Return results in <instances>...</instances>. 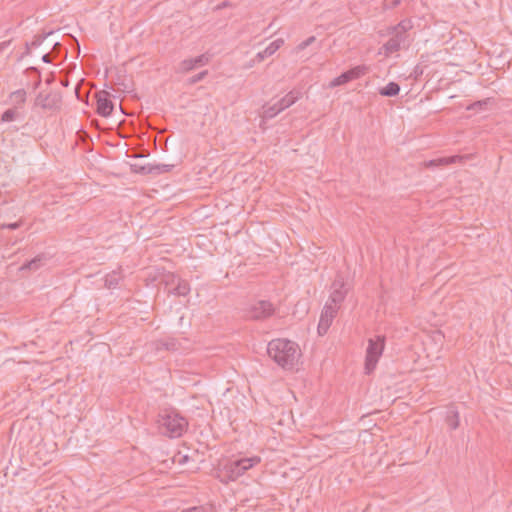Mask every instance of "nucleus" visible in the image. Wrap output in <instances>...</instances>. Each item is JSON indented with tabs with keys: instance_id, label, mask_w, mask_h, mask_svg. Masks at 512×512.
I'll use <instances>...</instances> for the list:
<instances>
[{
	"instance_id": "obj_32",
	"label": "nucleus",
	"mask_w": 512,
	"mask_h": 512,
	"mask_svg": "<svg viewBox=\"0 0 512 512\" xmlns=\"http://www.w3.org/2000/svg\"><path fill=\"white\" fill-rule=\"evenodd\" d=\"M182 512H205L204 508L201 506H195L188 510H183Z\"/></svg>"
},
{
	"instance_id": "obj_3",
	"label": "nucleus",
	"mask_w": 512,
	"mask_h": 512,
	"mask_svg": "<svg viewBox=\"0 0 512 512\" xmlns=\"http://www.w3.org/2000/svg\"><path fill=\"white\" fill-rule=\"evenodd\" d=\"M259 462V457L242 458L239 460L230 461L224 466L221 475V481H235L238 477L243 475L247 470Z\"/></svg>"
},
{
	"instance_id": "obj_25",
	"label": "nucleus",
	"mask_w": 512,
	"mask_h": 512,
	"mask_svg": "<svg viewBox=\"0 0 512 512\" xmlns=\"http://www.w3.org/2000/svg\"><path fill=\"white\" fill-rule=\"evenodd\" d=\"M53 32H48V33H45V34H42V35H36L34 36V39L32 40V42L29 43V45L31 46V48H36L38 46H40L43 41L49 36L51 35Z\"/></svg>"
},
{
	"instance_id": "obj_39",
	"label": "nucleus",
	"mask_w": 512,
	"mask_h": 512,
	"mask_svg": "<svg viewBox=\"0 0 512 512\" xmlns=\"http://www.w3.org/2000/svg\"><path fill=\"white\" fill-rule=\"evenodd\" d=\"M30 70L35 71V72H38V73H39L38 69H37V68H35V67H31V68H30Z\"/></svg>"
},
{
	"instance_id": "obj_33",
	"label": "nucleus",
	"mask_w": 512,
	"mask_h": 512,
	"mask_svg": "<svg viewBox=\"0 0 512 512\" xmlns=\"http://www.w3.org/2000/svg\"><path fill=\"white\" fill-rule=\"evenodd\" d=\"M4 227L10 229V230H16L20 227V224L18 222H15V223H10V224H7L5 225Z\"/></svg>"
},
{
	"instance_id": "obj_30",
	"label": "nucleus",
	"mask_w": 512,
	"mask_h": 512,
	"mask_svg": "<svg viewBox=\"0 0 512 512\" xmlns=\"http://www.w3.org/2000/svg\"><path fill=\"white\" fill-rule=\"evenodd\" d=\"M62 48L61 44L59 42H55L52 47V55L56 57V55L59 53L60 49Z\"/></svg>"
},
{
	"instance_id": "obj_14",
	"label": "nucleus",
	"mask_w": 512,
	"mask_h": 512,
	"mask_svg": "<svg viewBox=\"0 0 512 512\" xmlns=\"http://www.w3.org/2000/svg\"><path fill=\"white\" fill-rule=\"evenodd\" d=\"M174 165L170 164H157V165H147V166H141L139 167L137 172L143 173V174H161L170 172Z\"/></svg>"
},
{
	"instance_id": "obj_24",
	"label": "nucleus",
	"mask_w": 512,
	"mask_h": 512,
	"mask_svg": "<svg viewBox=\"0 0 512 512\" xmlns=\"http://www.w3.org/2000/svg\"><path fill=\"white\" fill-rule=\"evenodd\" d=\"M120 278V274L116 271L107 274L105 277V286L109 289L115 288L118 285Z\"/></svg>"
},
{
	"instance_id": "obj_7",
	"label": "nucleus",
	"mask_w": 512,
	"mask_h": 512,
	"mask_svg": "<svg viewBox=\"0 0 512 512\" xmlns=\"http://www.w3.org/2000/svg\"><path fill=\"white\" fill-rule=\"evenodd\" d=\"M273 313V304L266 300H260L250 306L247 316L253 320H264L272 316Z\"/></svg>"
},
{
	"instance_id": "obj_1",
	"label": "nucleus",
	"mask_w": 512,
	"mask_h": 512,
	"mask_svg": "<svg viewBox=\"0 0 512 512\" xmlns=\"http://www.w3.org/2000/svg\"><path fill=\"white\" fill-rule=\"evenodd\" d=\"M267 353L283 369H293L301 355L297 343L281 338L268 343Z\"/></svg>"
},
{
	"instance_id": "obj_21",
	"label": "nucleus",
	"mask_w": 512,
	"mask_h": 512,
	"mask_svg": "<svg viewBox=\"0 0 512 512\" xmlns=\"http://www.w3.org/2000/svg\"><path fill=\"white\" fill-rule=\"evenodd\" d=\"M412 28L411 20L404 19L400 21L397 25L391 26L388 29H390L392 32H398L402 35H407V31Z\"/></svg>"
},
{
	"instance_id": "obj_18",
	"label": "nucleus",
	"mask_w": 512,
	"mask_h": 512,
	"mask_svg": "<svg viewBox=\"0 0 512 512\" xmlns=\"http://www.w3.org/2000/svg\"><path fill=\"white\" fill-rule=\"evenodd\" d=\"M26 91L24 89H19L16 91H13L10 94V99L14 102V106H18V109L22 108L24 103L26 102Z\"/></svg>"
},
{
	"instance_id": "obj_5",
	"label": "nucleus",
	"mask_w": 512,
	"mask_h": 512,
	"mask_svg": "<svg viewBox=\"0 0 512 512\" xmlns=\"http://www.w3.org/2000/svg\"><path fill=\"white\" fill-rule=\"evenodd\" d=\"M385 337L377 336L375 339H369L366 350L365 372L370 374L376 367V364L383 353Z\"/></svg>"
},
{
	"instance_id": "obj_29",
	"label": "nucleus",
	"mask_w": 512,
	"mask_h": 512,
	"mask_svg": "<svg viewBox=\"0 0 512 512\" xmlns=\"http://www.w3.org/2000/svg\"><path fill=\"white\" fill-rule=\"evenodd\" d=\"M486 105V101H476L467 107V110L483 109Z\"/></svg>"
},
{
	"instance_id": "obj_31",
	"label": "nucleus",
	"mask_w": 512,
	"mask_h": 512,
	"mask_svg": "<svg viewBox=\"0 0 512 512\" xmlns=\"http://www.w3.org/2000/svg\"><path fill=\"white\" fill-rule=\"evenodd\" d=\"M54 56L52 53H46L42 56V61L45 63H52Z\"/></svg>"
},
{
	"instance_id": "obj_2",
	"label": "nucleus",
	"mask_w": 512,
	"mask_h": 512,
	"mask_svg": "<svg viewBox=\"0 0 512 512\" xmlns=\"http://www.w3.org/2000/svg\"><path fill=\"white\" fill-rule=\"evenodd\" d=\"M158 423L163 433L171 438L182 436L188 424L186 419L175 411H165L160 414Z\"/></svg>"
},
{
	"instance_id": "obj_12",
	"label": "nucleus",
	"mask_w": 512,
	"mask_h": 512,
	"mask_svg": "<svg viewBox=\"0 0 512 512\" xmlns=\"http://www.w3.org/2000/svg\"><path fill=\"white\" fill-rule=\"evenodd\" d=\"M387 33L392 37L382 46L386 56H389L395 52H398L402 46H405L407 41V35L399 34L398 32H392L387 29Z\"/></svg>"
},
{
	"instance_id": "obj_10",
	"label": "nucleus",
	"mask_w": 512,
	"mask_h": 512,
	"mask_svg": "<svg viewBox=\"0 0 512 512\" xmlns=\"http://www.w3.org/2000/svg\"><path fill=\"white\" fill-rule=\"evenodd\" d=\"M368 72V67L365 66V65H359V66H356L344 73H342L341 75H339L338 77L334 78L331 82H330V87L333 88V87H336V86H340V85H343V84H346L352 80H355V79H358L360 78L361 76L365 75L366 73Z\"/></svg>"
},
{
	"instance_id": "obj_38",
	"label": "nucleus",
	"mask_w": 512,
	"mask_h": 512,
	"mask_svg": "<svg viewBox=\"0 0 512 512\" xmlns=\"http://www.w3.org/2000/svg\"><path fill=\"white\" fill-rule=\"evenodd\" d=\"M61 84L64 85V86H67L68 85V80H66V79L62 80Z\"/></svg>"
},
{
	"instance_id": "obj_16",
	"label": "nucleus",
	"mask_w": 512,
	"mask_h": 512,
	"mask_svg": "<svg viewBox=\"0 0 512 512\" xmlns=\"http://www.w3.org/2000/svg\"><path fill=\"white\" fill-rule=\"evenodd\" d=\"M465 158H466V156H459V155L450 156V157H442L439 159L430 160L429 162H427L426 165H427V167L445 166V165H449V164H454L456 162H461Z\"/></svg>"
},
{
	"instance_id": "obj_22",
	"label": "nucleus",
	"mask_w": 512,
	"mask_h": 512,
	"mask_svg": "<svg viewBox=\"0 0 512 512\" xmlns=\"http://www.w3.org/2000/svg\"><path fill=\"white\" fill-rule=\"evenodd\" d=\"M21 117L18 106L7 109L1 116L2 122H11Z\"/></svg>"
},
{
	"instance_id": "obj_8",
	"label": "nucleus",
	"mask_w": 512,
	"mask_h": 512,
	"mask_svg": "<svg viewBox=\"0 0 512 512\" xmlns=\"http://www.w3.org/2000/svg\"><path fill=\"white\" fill-rule=\"evenodd\" d=\"M338 309H339V306H334L331 303L326 302V304L321 312L320 320H319V324H318V328H317L319 335L322 336L327 333L329 327L332 324L333 319L337 315Z\"/></svg>"
},
{
	"instance_id": "obj_17",
	"label": "nucleus",
	"mask_w": 512,
	"mask_h": 512,
	"mask_svg": "<svg viewBox=\"0 0 512 512\" xmlns=\"http://www.w3.org/2000/svg\"><path fill=\"white\" fill-rule=\"evenodd\" d=\"M400 92V86L396 82H389L385 87L379 89V94L385 97H394Z\"/></svg>"
},
{
	"instance_id": "obj_34",
	"label": "nucleus",
	"mask_w": 512,
	"mask_h": 512,
	"mask_svg": "<svg viewBox=\"0 0 512 512\" xmlns=\"http://www.w3.org/2000/svg\"><path fill=\"white\" fill-rule=\"evenodd\" d=\"M31 49H32V48H31V46H30V45H29V43L27 42V43L25 44V51H24V53H23L22 57L27 56V55H30V53H31Z\"/></svg>"
},
{
	"instance_id": "obj_13",
	"label": "nucleus",
	"mask_w": 512,
	"mask_h": 512,
	"mask_svg": "<svg viewBox=\"0 0 512 512\" xmlns=\"http://www.w3.org/2000/svg\"><path fill=\"white\" fill-rule=\"evenodd\" d=\"M61 101V97L58 94H47L43 95L39 93L36 97L35 103L36 105L42 107L43 109H53L59 106Z\"/></svg>"
},
{
	"instance_id": "obj_15",
	"label": "nucleus",
	"mask_w": 512,
	"mask_h": 512,
	"mask_svg": "<svg viewBox=\"0 0 512 512\" xmlns=\"http://www.w3.org/2000/svg\"><path fill=\"white\" fill-rule=\"evenodd\" d=\"M284 44V40L279 38L271 42L263 51L256 55V59L260 62L265 58L272 56Z\"/></svg>"
},
{
	"instance_id": "obj_9",
	"label": "nucleus",
	"mask_w": 512,
	"mask_h": 512,
	"mask_svg": "<svg viewBox=\"0 0 512 512\" xmlns=\"http://www.w3.org/2000/svg\"><path fill=\"white\" fill-rule=\"evenodd\" d=\"M211 60V55L203 53L195 58H189L182 60L176 68L177 73H188L198 67L207 65Z\"/></svg>"
},
{
	"instance_id": "obj_19",
	"label": "nucleus",
	"mask_w": 512,
	"mask_h": 512,
	"mask_svg": "<svg viewBox=\"0 0 512 512\" xmlns=\"http://www.w3.org/2000/svg\"><path fill=\"white\" fill-rule=\"evenodd\" d=\"M43 261H44V256L43 255H38L35 258H33L32 260L24 263L21 266L20 270L21 271H24V270L36 271L37 269H39L43 265Z\"/></svg>"
},
{
	"instance_id": "obj_37",
	"label": "nucleus",
	"mask_w": 512,
	"mask_h": 512,
	"mask_svg": "<svg viewBox=\"0 0 512 512\" xmlns=\"http://www.w3.org/2000/svg\"><path fill=\"white\" fill-rule=\"evenodd\" d=\"M53 81V76L51 75L47 80L46 83L50 84Z\"/></svg>"
},
{
	"instance_id": "obj_35",
	"label": "nucleus",
	"mask_w": 512,
	"mask_h": 512,
	"mask_svg": "<svg viewBox=\"0 0 512 512\" xmlns=\"http://www.w3.org/2000/svg\"><path fill=\"white\" fill-rule=\"evenodd\" d=\"M10 43H11V40L3 41L2 43H0V51L7 48L10 45Z\"/></svg>"
},
{
	"instance_id": "obj_20",
	"label": "nucleus",
	"mask_w": 512,
	"mask_h": 512,
	"mask_svg": "<svg viewBox=\"0 0 512 512\" xmlns=\"http://www.w3.org/2000/svg\"><path fill=\"white\" fill-rule=\"evenodd\" d=\"M451 430H456L460 425L459 413L456 410H450L445 419Z\"/></svg>"
},
{
	"instance_id": "obj_6",
	"label": "nucleus",
	"mask_w": 512,
	"mask_h": 512,
	"mask_svg": "<svg viewBox=\"0 0 512 512\" xmlns=\"http://www.w3.org/2000/svg\"><path fill=\"white\" fill-rule=\"evenodd\" d=\"M350 285L345 281L344 276L338 273L331 285V293L327 303H331L334 306H339L344 301Z\"/></svg>"
},
{
	"instance_id": "obj_4",
	"label": "nucleus",
	"mask_w": 512,
	"mask_h": 512,
	"mask_svg": "<svg viewBox=\"0 0 512 512\" xmlns=\"http://www.w3.org/2000/svg\"><path fill=\"white\" fill-rule=\"evenodd\" d=\"M302 97V93L299 90H291L279 101L273 105H264L262 117L265 119H272L283 110L289 108L296 103Z\"/></svg>"
},
{
	"instance_id": "obj_28",
	"label": "nucleus",
	"mask_w": 512,
	"mask_h": 512,
	"mask_svg": "<svg viewBox=\"0 0 512 512\" xmlns=\"http://www.w3.org/2000/svg\"><path fill=\"white\" fill-rule=\"evenodd\" d=\"M316 40V38L314 36H310L309 38H307L306 40H304L303 42H301L299 45H298V49L300 50H303L305 48H307L309 45H311L314 41Z\"/></svg>"
},
{
	"instance_id": "obj_11",
	"label": "nucleus",
	"mask_w": 512,
	"mask_h": 512,
	"mask_svg": "<svg viewBox=\"0 0 512 512\" xmlns=\"http://www.w3.org/2000/svg\"><path fill=\"white\" fill-rule=\"evenodd\" d=\"M96 112L102 117H108L112 114L114 104L110 99V93L106 90L95 93Z\"/></svg>"
},
{
	"instance_id": "obj_27",
	"label": "nucleus",
	"mask_w": 512,
	"mask_h": 512,
	"mask_svg": "<svg viewBox=\"0 0 512 512\" xmlns=\"http://www.w3.org/2000/svg\"><path fill=\"white\" fill-rule=\"evenodd\" d=\"M402 0H385L384 8L385 9H394L401 4Z\"/></svg>"
},
{
	"instance_id": "obj_36",
	"label": "nucleus",
	"mask_w": 512,
	"mask_h": 512,
	"mask_svg": "<svg viewBox=\"0 0 512 512\" xmlns=\"http://www.w3.org/2000/svg\"><path fill=\"white\" fill-rule=\"evenodd\" d=\"M40 83H41V79L39 78V79L37 80V82H35L34 88H35V89H36V88H38V87H39V85H40Z\"/></svg>"
},
{
	"instance_id": "obj_23",
	"label": "nucleus",
	"mask_w": 512,
	"mask_h": 512,
	"mask_svg": "<svg viewBox=\"0 0 512 512\" xmlns=\"http://www.w3.org/2000/svg\"><path fill=\"white\" fill-rule=\"evenodd\" d=\"M190 292V285L185 280H179L177 286L173 289V293L177 296H186Z\"/></svg>"
},
{
	"instance_id": "obj_26",
	"label": "nucleus",
	"mask_w": 512,
	"mask_h": 512,
	"mask_svg": "<svg viewBox=\"0 0 512 512\" xmlns=\"http://www.w3.org/2000/svg\"><path fill=\"white\" fill-rule=\"evenodd\" d=\"M207 74H208V71L204 70V71H202V72H200V73L190 77L188 79V83L190 85L196 84V83L202 81L207 76Z\"/></svg>"
}]
</instances>
